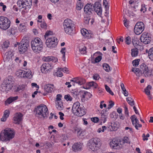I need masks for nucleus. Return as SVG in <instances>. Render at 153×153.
<instances>
[{"label": "nucleus", "mask_w": 153, "mask_h": 153, "mask_svg": "<svg viewBox=\"0 0 153 153\" xmlns=\"http://www.w3.org/2000/svg\"><path fill=\"white\" fill-rule=\"evenodd\" d=\"M15 133L13 130L9 128H7L0 134V139L3 141H7L14 138Z\"/></svg>", "instance_id": "nucleus-1"}, {"label": "nucleus", "mask_w": 153, "mask_h": 153, "mask_svg": "<svg viewBox=\"0 0 153 153\" xmlns=\"http://www.w3.org/2000/svg\"><path fill=\"white\" fill-rule=\"evenodd\" d=\"M36 112V116L39 118H46L48 114V109L44 104H41L36 108L34 111Z\"/></svg>", "instance_id": "nucleus-2"}, {"label": "nucleus", "mask_w": 153, "mask_h": 153, "mask_svg": "<svg viewBox=\"0 0 153 153\" xmlns=\"http://www.w3.org/2000/svg\"><path fill=\"white\" fill-rule=\"evenodd\" d=\"M31 48L34 52L39 53L43 49L42 40L39 38H35L31 42Z\"/></svg>", "instance_id": "nucleus-3"}, {"label": "nucleus", "mask_w": 153, "mask_h": 153, "mask_svg": "<svg viewBox=\"0 0 153 153\" xmlns=\"http://www.w3.org/2000/svg\"><path fill=\"white\" fill-rule=\"evenodd\" d=\"M14 78L12 76H9L5 79L1 85L3 90L7 91L10 90L14 85Z\"/></svg>", "instance_id": "nucleus-4"}, {"label": "nucleus", "mask_w": 153, "mask_h": 153, "mask_svg": "<svg viewBox=\"0 0 153 153\" xmlns=\"http://www.w3.org/2000/svg\"><path fill=\"white\" fill-rule=\"evenodd\" d=\"M63 26L64 31L66 33L72 35L74 33V24L72 21L70 19H67L65 20Z\"/></svg>", "instance_id": "nucleus-5"}, {"label": "nucleus", "mask_w": 153, "mask_h": 153, "mask_svg": "<svg viewBox=\"0 0 153 153\" xmlns=\"http://www.w3.org/2000/svg\"><path fill=\"white\" fill-rule=\"evenodd\" d=\"M72 110L74 114L78 116H82L86 113L83 108L80 107V103L78 102H76L73 104Z\"/></svg>", "instance_id": "nucleus-6"}, {"label": "nucleus", "mask_w": 153, "mask_h": 153, "mask_svg": "<svg viewBox=\"0 0 153 153\" xmlns=\"http://www.w3.org/2000/svg\"><path fill=\"white\" fill-rule=\"evenodd\" d=\"M10 24V21L7 18L4 16H0V28L6 30L9 27Z\"/></svg>", "instance_id": "nucleus-7"}, {"label": "nucleus", "mask_w": 153, "mask_h": 153, "mask_svg": "<svg viewBox=\"0 0 153 153\" xmlns=\"http://www.w3.org/2000/svg\"><path fill=\"white\" fill-rule=\"evenodd\" d=\"M100 140L99 139L97 138L91 139L88 144L89 148L93 151L97 150L100 146Z\"/></svg>", "instance_id": "nucleus-8"}, {"label": "nucleus", "mask_w": 153, "mask_h": 153, "mask_svg": "<svg viewBox=\"0 0 153 153\" xmlns=\"http://www.w3.org/2000/svg\"><path fill=\"white\" fill-rule=\"evenodd\" d=\"M46 39L45 44L48 47L53 48L56 46L58 40L56 37L52 36L47 38Z\"/></svg>", "instance_id": "nucleus-9"}, {"label": "nucleus", "mask_w": 153, "mask_h": 153, "mask_svg": "<svg viewBox=\"0 0 153 153\" xmlns=\"http://www.w3.org/2000/svg\"><path fill=\"white\" fill-rule=\"evenodd\" d=\"M17 5L19 8L20 11L21 9L23 10H26L27 8L29 9L30 5H31V2L30 0H19L17 2Z\"/></svg>", "instance_id": "nucleus-10"}, {"label": "nucleus", "mask_w": 153, "mask_h": 153, "mask_svg": "<svg viewBox=\"0 0 153 153\" xmlns=\"http://www.w3.org/2000/svg\"><path fill=\"white\" fill-rule=\"evenodd\" d=\"M144 29V25L141 22H139L137 23L134 28V32L137 35L140 34Z\"/></svg>", "instance_id": "nucleus-11"}, {"label": "nucleus", "mask_w": 153, "mask_h": 153, "mask_svg": "<svg viewBox=\"0 0 153 153\" xmlns=\"http://www.w3.org/2000/svg\"><path fill=\"white\" fill-rule=\"evenodd\" d=\"M151 39V38L149 36L148 33L146 32L142 33L140 38L141 42L145 44H147L149 43Z\"/></svg>", "instance_id": "nucleus-12"}, {"label": "nucleus", "mask_w": 153, "mask_h": 153, "mask_svg": "<svg viewBox=\"0 0 153 153\" xmlns=\"http://www.w3.org/2000/svg\"><path fill=\"white\" fill-rule=\"evenodd\" d=\"M140 70L141 72H143L146 77L151 75L152 74L147 65L144 63H143L140 65Z\"/></svg>", "instance_id": "nucleus-13"}, {"label": "nucleus", "mask_w": 153, "mask_h": 153, "mask_svg": "<svg viewBox=\"0 0 153 153\" xmlns=\"http://www.w3.org/2000/svg\"><path fill=\"white\" fill-rule=\"evenodd\" d=\"M53 67V66L48 62L44 63L41 67V71L43 73L46 74L51 71Z\"/></svg>", "instance_id": "nucleus-14"}, {"label": "nucleus", "mask_w": 153, "mask_h": 153, "mask_svg": "<svg viewBox=\"0 0 153 153\" xmlns=\"http://www.w3.org/2000/svg\"><path fill=\"white\" fill-rule=\"evenodd\" d=\"M28 46V43L26 42H21L19 44L18 50L20 53H24L27 50Z\"/></svg>", "instance_id": "nucleus-15"}, {"label": "nucleus", "mask_w": 153, "mask_h": 153, "mask_svg": "<svg viewBox=\"0 0 153 153\" xmlns=\"http://www.w3.org/2000/svg\"><path fill=\"white\" fill-rule=\"evenodd\" d=\"M130 118L133 125L135 126L136 129L138 130V127H142V125L139 123V120L135 115L131 116Z\"/></svg>", "instance_id": "nucleus-16"}, {"label": "nucleus", "mask_w": 153, "mask_h": 153, "mask_svg": "<svg viewBox=\"0 0 153 153\" xmlns=\"http://www.w3.org/2000/svg\"><path fill=\"white\" fill-rule=\"evenodd\" d=\"M23 115L20 113H16L13 117L14 123L15 124H20L22 119Z\"/></svg>", "instance_id": "nucleus-17"}, {"label": "nucleus", "mask_w": 153, "mask_h": 153, "mask_svg": "<svg viewBox=\"0 0 153 153\" xmlns=\"http://www.w3.org/2000/svg\"><path fill=\"white\" fill-rule=\"evenodd\" d=\"M120 142L117 139L114 138L110 143V145L112 149H116L119 147Z\"/></svg>", "instance_id": "nucleus-18"}, {"label": "nucleus", "mask_w": 153, "mask_h": 153, "mask_svg": "<svg viewBox=\"0 0 153 153\" xmlns=\"http://www.w3.org/2000/svg\"><path fill=\"white\" fill-rule=\"evenodd\" d=\"M83 144L81 143H76L72 146L73 150L75 152L80 151L82 149Z\"/></svg>", "instance_id": "nucleus-19"}, {"label": "nucleus", "mask_w": 153, "mask_h": 153, "mask_svg": "<svg viewBox=\"0 0 153 153\" xmlns=\"http://www.w3.org/2000/svg\"><path fill=\"white\" fill-rule=\"evenodd\" d=\"M92 5L91 4H87L85 6L84 8V12L85 13L90 14L93 11L92 9Z\"/></svg>", "instance_id": "nucleus-20"}, {"label": "nucleus", "mask_w": 153, "mask_h": 153, "mask_svg": "<svg viewBox=\"0 0 153 153\" xmlns=\"http://www.w3.org/2000/svg\"><path fill=\"white\" fill-rule=\"evenodd\" d=\"M152 86L151 85H149L145 88L144 91V92L148 96V97L149 100H151L152 98V95L150 94V90Z\"/></svg>", "instance_id": "nucleus-21"}, {"label": "nucleus", "mask_w": 153, "mask_h": 153, "mask_svg": "<svg viewBox=\"0 0 153 153\" xmlns=\"http://www.w3.org/2000/svg\"><path fill=\"white\" fill-rule=\"evenodd\" d=\"M54 86L53 85H51L50 84H48L44 86V89L45 91L47 93H51L53 90V88Z\"/></svg>", "instance_id": "nucleus-22"}, {"label": "nucleus", "mask_w": 153, "mask_h": 153, "mask_svg": "<svg viewBox=\"0 0 153 153\" xmlns=\"http://www.w3.org/2000/svg\"><path fill=\"white\" fill-rule=\"evenodd\" d=\"M18 98V97L16 96L15 97H11L8 98L5 101V103L7 104H10L12 103L13 102L16 100Z\"/></svg>", "instance_id": "nucleus-23"}, {"label": "nucleus", "mask_w": 153, "mask_h": 153, "mask_svg": "<svg viewBox=\"0 0 153 153\" xmlns=\"http://www.w3.org/2000/svg\"><path fill=\"white\" fill-rule=\"evenodd\" d=\"M97 84L95 82L92 81L91 82H89L87 84V86L88 87L86 88H84L86 89H90V87H92L94 88H97Z\"/></svg>", "instance_id": "nucleus-24"}, {"label": "nucleus", "mask_w": 153, "mask_h": 153, "mask_svg": "<svg viewBox=\"0 0 153 153\" xmlns=\"http://www.w3.org/2000/svg\"><path fill=\"white\" fill-rule=\"evenodd\" d=\"M25 73L24 71L22 70H19L16 72L15 74L18 77L22 78H24Z\"/></svg>", "instance_id": "nucleus-25"}, {"label": "nucleus", "mask_w": 153, "mask_h": 153, "mask_svg": "<svg viewBox=\"0 0 153 153\" xmlns=\"http://www.w3.org/2000/svg\"><path fill=\"white\" fill-rule=\"evenodd\" d=\"M56 106L58 110H62L63 108L62 102H56Z\"/></svg>", "instance_id": "nucleus-26"}, {"label": "nucleus", "mask_w": 153, "mask_h": 153, "mask_svg": "<svg viewBox=\"0 0 153 153\" xmlns=\"http://www.w3.org/2000/svg\"><path fill=\"white\" fill-rule=\"evenodd\" d=\"M131 55L132 57H135L137 56L138 51L137 48H134L131 50Z\"/></svg>", "instance_id": "nucleus-27"}, {"label": "nucleus", "mask_w": 153, "mask_h": 153, "mask_svg": "<svg viewBox=\"0 0 153 153\" xmlns=\"http://www.w3.org/2000/svg\"><path fill=\"white\" fill-rule=\"evenodd\" d=\"M44 60L45 61L49 62L51 61H53L55 60V62L57 61L56 58L53 56H48L45 58Z\"/></svg>", "instance_id": "nucleus-28"}, {"label": "nucleus", "mask_w": 153, "mask_h": 153, "mask_svg": "<svg viewBox=\"0 0 153 153\" xmlns=\"http://www.w3.org/2000/svg\"><path fill=\"white\" fill-rule=\"evenodd\" d=\"M24 78H31L32 77V72L31 71L29 70L27 71H24Z\"/></svg>", "instance_id": "nucleus-29"}, {"label": "nucleus", "mask_w": 153, "mask_h": 153, "mask_svg": "<svg viewBox=\"0 0 153 153\" xmlns=\"http://www.w3.org/2000/svg\"><path fill=\"white\" fill-rule=\"evenodd\" d=\"M81 32L82 35L85 38L89 36V34L88 31L85 29H83L81 30Z\"/></svg>", "instance_id": "nucleus-30"}, {"label": "nucleus", "mask_w": 153, "mask_h": 153, "mask_svg": "<svg viewBox=\"0 0 153 153\" xmlns=\"http://www.w3.org/2000/svg\"><path fill=\"white\" fill-rule=\"evenodd\" d=\"M131 71L132 72H134L137 76H140V70L138 68H132Z\"/></svg>", "instance_id": "nucleus-31"}, {"label": "nucleus", "mask_w": 153, "mask_h": 153, "mask_svg": "<svg viewBox=\"0 0 153 153\" xmlns=\"http://www.w3.org/2000/svg\"><path fill=\"white\" fill-rule=\"evenodd\" d=\"M148 56L149 58L153 61V47L151 48L148 51Z\"/></svg>", "instance_id": "nucleus-32"}, {"label": "nucleus", "mask_w": 153, "mask_h": 153, "mask_svg": "<svg viewBox=\"0 0 153 153\" xmlns=\"http://www.w3.org/2000/svg\"><path fill=\"white\" fill-rule=\"evenodd\" d=\"M19 30L21 32H25L26 30V27L24 25L20 24L19 27Z\"/></svg>", "instance_id": "nucleus-33"}, {"label": "nucleus", "mask_w": 153, "mask_h": 153, "mask_svg": "<svg viewBox=\"0 0 153 153\" xmlns=\"http://www.w3.org/2000/svg\"><path fill=\"white\" fill-rule=\"evenodd\" d=\"M9 43L8 42H4L2 45V49L4 50H5L9 47Z\"/></svg>", "instance_id": "nucleus-34"}, {"label": "nucleus", "mask_w": 153, "mask_h": 153, "mask_svg": "<svg viewBox=\"0 0 153 153\" xmlns=\"http://www.w3.org/2000/svg\"><path fill=\"white\" fill-rule=\"evenodd\" d=\"M103 67L104 69L107 72H109L111 71L110 67L107 64L104 63L103 64Z\"/></svg>", "instance_id": "nucleus-35"}, {"label": "nucleus", "mask_w": 153, "mask_h": 153, "mask_svg": "<svg viewBox=\"0 0 153 153\" xmlns=\"http://www.w3.org/2000/svg\"><path fill=\"white\" fill-rule=\"evenodd\" d=\"M8 33L10 35H15L16 32V30L15 29V27H12L9 29L8 31Z\"/></svg>", "instance_id": "nucleus-36"}, {"label": "nucleus", "mask_w": 153, "mask_h": 153, "mask_svg": "<svg viewBox=\"0 0 153 153\" xmlns=\"http://www.w3.org/2000/svg\"><path fill=\"white\" fill-rule=\"evenodd\" d=\"M86 48L85 46L79 47V51L81 54H84L86 53Z\"/></svg>", "instance_id": "nucleus-37"}, {"label": "nucleus", "mask_w": 153, "mask_h": 153, "mask_svg": "<svg viewBox=\"0 0 153 153\" xmlns=\"http://www.w3.org/2000/svg\"><path fill=\"white\" fill-rule=\"evenodd\" d=\"M66 48H62L60 51V52L62 54V59L63 61H65V51Z\"/></svg>", "instance_id": "nucleus-38"}, {"label": "nucleus", "mask_w": 153, "mask_h": 153, "mask_svg": "<svg viewBox=\"0 0 153 153\" xmlns=\"http://www.w3.org/2000/svg\"><path fill=\"white\" fill-rule=\"evenodd\" d=\"M94 10L98 15L100 16L101 15L102 12V7H100V8H96L94 9Z\"/></svg>", "instance_id": "nucleus-39"}, {"label": "nucleus", "mask_w": 153, "mask_h": 153, "mask_svg": "<svg viewBox=\"0 0 153 153\" xmlns=\"http://www.w3.org/2000/svg\"><path fill=\"white\" fill-rule=\"evenodd\" d=\"M140 59H136L132 61V64L133 66L137 67L139 64V62Z\"/></svg>", "instance_id": "nucleus-40"}, {"label": "nucleus", "mask_w": 153, "mask_h": 153, "mask_svg": "<svg viewBox=\"0 0 153 153\" xmlns=\"http://www.w3.org/2000/svg\"><path fill=\"white\" fill-rule=\"evenodd\" d=\"M105 87L106 90L107 91V92H108L111 95H114V94L113 92L111 90L110 88L107 85H105Z\"/></svg>", "instance_id": "nucleus-41"}, {"label": "nucleus", "mask_w": 153, "mask_h": 153, "mask_svg": "<svg viewBox=\"0 0 153 153\" xmlns=\"http://www.w3.org/2000/svg\"><path fill=\"white\" fill-rule=\"evenodd\" d=\"M111 126L112 129V131H116L118 128V126H117V124L115 123H111Z\"/></svg>", "instance_id": "nucleus-42"}, {"label": "nucleus", "mask_w": 153, "mask_h": 153, "mask_svg": "<svg viewBox=\"0 0 153 153\" xmlns=\"http://www.w3.org/2000/svg\"><path fill=\"white\" fill-rule=\"evenodd\" d=\"M126 43L127 45L130 44L131 43V38L129 36L126 37L125 39Z\"/></svg>", "instance_id": "nucleus-43"}, {"label": "nucleus", "mask_w": 153, "mask_h": 153, "mask_svg": "<svg viewBox=\"0 0 153 153\" xmlns=\"http://www.w3.org/2000/svg\"><path fill=\"white\" fill-rule=\"evenodd\" d=\"M101 7V4L99 2H96L95 3L93 6L94 9H95L96 8H100Z\"/></svg>", "instance_id": "nucleus-44"}, {"label": "nucleus", "mask_w": 153, "mask_h": 153, "mask_svg": "<svg viewBox=\"0 0 153 153\" xmlns=\"http://www.w3.org/2000/svg\"><path fill=\"white\" fill-rule=\"evenodd\" d=\"M64 98L67 101H71L72 100V97L69 94L65 95L64 97Z\"/></svg>", "instance_id": "nucleus-45"}, {"label": "nucleus", "mask_w": 153, "mask_h": 153, "mask_svg": "<svg viewBox=\"0 0 153 153\" xmlns=\"http://www.w3.org/2000/svg\"><path fill=\"white\" fill-rule=\"evenodd\" d=\"M85 83V80L82 78V79H80L77 82H76V84H77L78 85H81Z\"/></svg>", "instance_id": "nucleus-46"}, {"label": "nucleus", "mask_w": 153, "mask_h": 153, "mask_svg": "<svg viewBox=\"0 0 153 153\" xmlns=\"http://www.w3.org/2000/svg\"><path fill=\"white\" fill-rule=\"evenodd\" d=\"M114 105V102L113 101L111 100L109 102V104L108 105L107 109H109L113 106Z\"/></svg>", "instance_id": "nucleus-47"}, {"label": "nucleus", "mask_w": 153, "mask_h": 153, "mask_svg": "<svg viewBox=\"0 0 153 153\" xmlns=\"http://www.w3.org/2000/svg\"><path fill=\"white\" fill-rule=\"evenodd\" d=\"M102 59V57L101 56L99 55L96 57L95 59V63H97L100 62Z\"/></svg>", "instance_id": "nucleus-48"}, {"label": "nucleus", "mask_w": 153, "mask_h": 153, "mask_svg": "<svg viewBox=\"0 0 153 153\" xmlns=\"http://www.w3.org/2000/svg\"><path fill=\"white\" fill-rule=\"evenodd\" d=\"M101 120L103 121V123H105L106 121L107 116L104 114H102L101 115Z\"/></svg>", "instance_id": "nucleus-49"}, {"label": "nucleus", "mask_w": 153, "mask_h": 153, "mask_svg": "<svg viewBox=\"0 0 153 153\" xmlns=\"http://www.w3.org/2000/svg\"><path fill=\"white\" fill-rule=\"evenodd\" d=\"M125 113V116L127 117H128L129 116L128 111V109L126 106H125L124 107Z\"/></svg>", "instance_id": "nucleus-50"}, {"label": "nucleus", "mask_w": 153, "mask_h": 153, "mask_svg": "<svg viewBox=\"0 0 153 153\" xmlns=\"http://www.w3.org/2000/svg\"><path fill=\"white\" fill-rule=\"evenodd\" d=\"M90 19L88 17H85L84 18V22L86 25H88L89 23Z\"/></svg>", "instance_id": "nucleus-51"}, {"label": "nucleus", "mask_w": 153, "mask_h": 153, "mask_svg": "<svg viewBox=\"0 0 153 153\" xmlns=\"http://www.w3.org/2000/svg\"><path fill=\"white\" fill-rule=\"evenodd\" d=\"M62 97V95L60 94H58L57 95L56 98V102H61V98Z\"/></svg>", "instance_id": "nucleus-52"}, {"label": "nucleus", "mask_w": 153, "mask_h": 153, "mask_svg": "<svg viewBox=\"0 0 153 153\" xmlns=\"http://www.w3.org/2000/svg\"><path fill=\"white\" fill-rule=\"evenodd\" d=\"M83 5L80 2H79L77 4V9L78 10H80L82 7Z\"/></svg>", "instance_id": "nucleus-53"}, {"label": "nucleus", "mask_w": 153, "mask_h": 153, "mask_svg": "<svg viewBox=\"0 0 153 153\" xmlns=\"http://www.w3.org/2000/svg\"><path fill=\"white\" fill-rule=\"evenodd\" d=\"M52 34V32L50 30L46 32L45 35V39H46L47 38V36H48L50 35H51Z\"/></svg>", "instance_id": "nucleus-54"}, {"label": "nucleus", "mask_w": 153, "mask_h": 153, "mask_svg": "<svg viewBox=\"0 0 153 153\" xmlns=\"http://www.w3.org/2000/svg\"><path fill=\"white\" fill-rule=\"evenodd\" d=\"M40 26L42 28L45 29L47 27V24L45 22H42Z\"/></svg>", "instance_id": "nucleus-55"}, {"label": "nucleus", "mask_w": 153, "mask_h": 153, "mask_svg": "<svg viewBox=\"0 0 153 153\" xmlns=\"http://www.w3.org/2000/svg\"><path fill=\"white\" fill-rule=\"evenodd\" d=\"M9 111L6 110L4 111L3 116L7 118L9 116Z\"/></svg>", "instance_id": "nucleus-56"}, {"label": "nucleus", "mask_w": 153, "mask_h": 153, "mask_svg": "<svg viewBox=\"0 0 153 153\" xmlns=\"http://www.w3.org/2000/svg\"><path fill=\"white\" fill-rule=\"evenodd\" d=\"M59 68V70L62 71L64 72H65L66 73H67L68 71V68Z\"/></svg>", "instance_id": "nucleus-57"}, {"label": "nucleus", "mask_w": 153, "mask_h": 153, "mask_svg": "<svg viewBox=\"0 0 153 153\" xmlns=\"http://www.w3.org/2000/svg\"><path fill=\"white\" fill-rule=\"evenodd\" d=\"M91 120L94 123H96L99 121V118L97 117H92L91 118Z\"/></svg>", "instance_id": "nucleus-58"}, {"label": "nucleus", "mask_w": 153, "mask_h": 153, "mask_svg": "<svg viewBox=\"0 0 153 153\" xmlns=\"http://www.w3.org/2000/svg\"><path fill=\"white\" fill-rule=\"evenodd\" d=\"M99 78V76L98 74H95L93 76V79L96 80H98Z\"/></svg>", "instance_id": "nucleus-59"}, {"label": "nucleus", "mask_w": 153, "mask_h": 153, "mask_svg": "<svg viewBox=\"0 0 153 153\" xmlns=\"http://www.w3.org/2000/svg\"><path fill=\"white\" fill-rule=\"evenodd\" d=\"M59 114L60 115V118L61 120H63L64 119L63 116H64V114L63 113L61 112H59Z\"/></svg>", "instance_id": "nucleus-60"}, {"label": "nucleus", "mask_w": 153, "mask_h": 153, "mask_svg": "<svg viewBox=\"0 0 153 153\" xmlns=\"http://www.w3.org/2000/svg\"><path fill=\"white\" fill-rule=\"evenodd\" d=\"M103 5L105 6V7L106 9H107L108 8V2L106 0H104L103 2Z\"/></svg>", "instance_id": "nucleus-61"}, {"label": "nucleus", "mask_w": 153, "mask_h": 153, "mask_svg": "<svg viewBox=\"0 0 153 153\" xmlns=\"http://www.w3.org/2000/svg\"><path fill=\"white\" fill-rule=\"evenodd\" d=\"M22 89H21V87L20 86L16 87L14 88L15 91L16 92L19 91Z\"/></svg>", "instance_id": "nucleus-62"}, {"label": "nucleus", "mask_w": 153, "mask_h": 153, "mask_svg": "<svg viewBox=\"0 0 153 153\" xmlns=\"http://www.w3.org/2000/svg\"><path fill=\"white\" fill-rule=\"evenodd\" d=\"M123 141L125 143H128L129 141V139L128 137H125L124 138Z\"/></svg>", "instance_id": "nucleus-63"}, {"label": "nucleus", "mask_w": 153, "mask_h": 153, "mask_svg": "<svg viewBox=\"0 0 153 153\" xmlns=\"http://www.w3.org/2000/svg\"><path fill=\"white\" fill-rule=\"evenodd\" d=\"M132 43L134 46H136L137 45L136 41L134 39H132Z\"/></svg>", "instance_id": "nucleus-64"}]
</instances>
